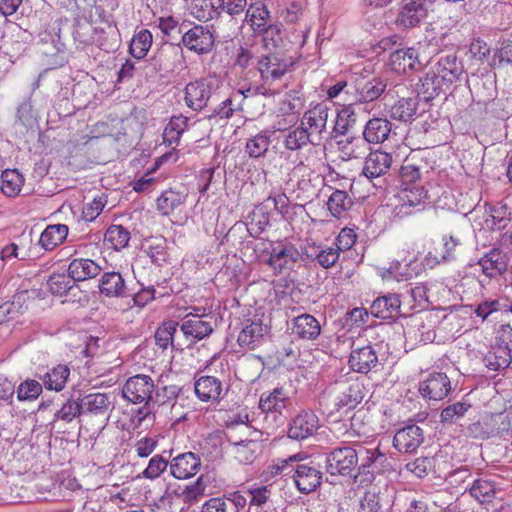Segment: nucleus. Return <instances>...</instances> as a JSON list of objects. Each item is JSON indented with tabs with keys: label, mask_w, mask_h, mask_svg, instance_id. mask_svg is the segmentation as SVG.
Listing matches in <instances>:
<instances>
[{
	"label": "nucleus",
	"mask_w": 512,
	"mask_h": 512,
	"mask_svg": "<svg viewBox=\"0 0 512 512\" xmlns=\"http://www.w3.org/2000/svg\"><path fill=\"white\" fill-rule=\"evenodd\" d=\"M349 364L353 371L368 373L378 364V355L371 345L355 346L350 354Z\"/></svg>",
	"instance_id": "412c9836"
},
{
	"label": "nucleus",
	"mask_w": 512,
	"mask_h": 512,
	"mask_svg": "<svg viewBox=\"0 0 512 512\" xmlns=\"http://www.w3.org/2000/svg\"><path fill=\"white\" fill-rule=\"evenodd\" d=\"M176 327L177 323L169 322L157 329L155 333V341L160 348L166 349L168 345L172 343Z\"/></svg>",
	"instance_id": "e2e57ef3"
},
{
	"label": "nucleus",
	"mask_w": 512,
	"mask_h": 512,
	"mask_svg": "<svg viewBox=\"0 0 512 512\" xmlns=\"http://www.w3.org/2000/svg\"><path fill=\"white\" fill-rule=\"evenodd\" d=\"M353 205L352 198L346 191L335 190L329 196L327 207L331 215L340 218L342 217Z\"/></svg>",
	"instance_id": "ea45409f"
},
{
	"label": "nucleus",
	"mask_w": 512,
	"mask_h": 512,
	"mask_svg": "<svg viewBox=\"0 0 512 512\" xmlns=\"http://www.w3.org/2000/svg\"><path fill=\"white\" fill-rule=\"evenodd\" d=\"M186 195L176 190L164 191L157 198V209L162 215H169L179 206L183 205Z\"/></svg>",
	"instance_id": "79ce46f5"
},
{
	"label": "nucleus",
	"mask_w": 512,
	"mask_h": 512,
	"mask_svg": "<svg viewBox=\"0 0 512 512\" xmlns=\"http://www.w3.org/2000/svg\"><path fill=\"white\" fill-rule=\"evenodd\" d=\"M386 87V82L380 78L357 81L355 84L357 103H369L377 100L385 92Z\"/></svg>",
	"instance_id": "b1692460"
},
{
	"label": "nucleus",
	"mask_w": 512,
	"mask_h": 512,
	"mask_svg": "<svg viewBox=\"0 0 512 512\" xmlns=\"http://www.w3.org/2000/svg\"><path fill=\"white\" fill-rule=\"evenodd\" d=\"M245 19L255 33L265 30L272 23L267 7L260 2L248 7Z\"/></svg>",
	"instance_id": "f704fd0d"
},
{
	"label": "nucleus",
	"mask_w": 512,
	"mask_h": 512,
	"mask_svg": "<svg viewBox=\"0 0 512 512\" xmlns=\"http://www.w3.org/2000/svg\"><path fill=\"white\" fill-rule=\"evenodd\" d=\"M205 490L206 484L204 477L199 476L194 483L186 485L182 489L180 496L183 498L184 502L191 503L201 498L205 494Z\"/></svg>",
	"instance_id": "4d7b16f0"
},
{
	"label": "nucleus",
	"mask_w": 512,
	"mask_h": 512,
	"mask_svg": "<svg viewBox=\"0 0 512 512\" xmlns=\"http://www.w3.org/2000/svg\"><path fill=\"white\" fill-rule=\"evenodd\" d=\"M167 466L168 462L161 455H155L150 459L142 474L146 479H156L166 470Z\"/></svg>",
	"instance_id": "680f3d73"
},
{
	"label": "nucleus",
	"mask_w": 512,
	"mask_h": 512,
	"mask_svg": "<svg viewBox=\"0 0 512 512\" xmlns=\"http://www.w3.org/2000/svg\"><path fill=\"white\" fill-rule=\"evenodd\" d=\"M258 34H262L263 46L268 52H276L283 43V33L277 24L271 23Z\"/></svg>",
	"instance_id": "09e8293b"
},
{
	"label": "nucleus",
	"mask_w": 512,
	"mask_h": 512,
	"mask_svg": "<svg viewBox=\"0 0 512 512\" xmlns=\"http://www.w3.org/2000/svg\"><path fill=\"white\" fill-rule=\"evenodd\" d=\"M330 109L327 105L319 103L305 111L300 118V124L311 136V139L318 145L327 134V122Z\"/></svg>",
	"instance_id": "7ed1b4c3"
},
{
	"label": "nucleus",
	"mask_w": 512,
	"mask_h": 512,
	"mask_svg": "<svg viewBox=\"0 0 512 512\" xmlns=\"http://www.w3.org/2000/svg\"><path fill=\"white\" fill-rule=\"evenodd\" d=\"M486 425L490 427L488 433L491 434H502L512 431V407L487 417Z\"/></svg>",
	"instance_id": "a18cd8bd"
},
{
	"label": "nucleus",
	"mask_w": 512,
	"mask_h": 512,
	"mask_svg": "<svg viewBox=\"0 0 512 512\" xmlns=\"http://www.w3.org/2000/svg\"><path fill=\"white\" fill-rule=\"evenodd\" d=\"M291 63L277 52H268L258 58L257 68L264 83L280 79Z\"/></svg>",
	"instance_id": "6e6552de"
},
{
	"label": "nucleus",
	"mask_w": 512,
	"mask_h": 512,
	"mask_svg": "<svg viewBox=\"0 0 512 512\" xmlns=\"http://www.w3.org/2000/svg\"><path fill=\"white\" fill-rule=\"evenodd\" d=\"M389 64L393 71L406 74L421 67L419 53L415 48H403L392 52Z\"/></svg>",
	"instance_id": "aec40b11"
},
{
	"label": "nucleus",
	"mask_w": 512,
	"mask_h": 512,
	"mask_svg": "<svg viewBox=\"0 0 512 512\" xmlns=\"http://www.w3.org/2000/svg\"><path fill=\"white\" fill-rule=\"evenodd\" d=\"M481 272L488 278H495L505 273L508 267V256L499 248H492L476 262Z\"/></svg>",
	"instance_id": "2eb2a0df"
},
{
	"label": "nucleus",
	"mask_w": 512,
	"mask_h": 512,
	"mask_svg": "<svg viewBox=\"0 0 512 512\" xmlns=\"http://www.w3.org/2000/svg\"><path fill=\"white\" fill-rule=\"evenodd\" d=\"M392 164V156L389 153L376 150L370 152L365 159L362 173L372 180L385 175Z\"/></svg>",
	"instance_id": "5701e85b"
},
{
	"label": "nucleus",
	"mask_w": 512,
	"mask_h": 512,
	"mask_svg": "<svg viewBox=\"0 0 512 512\" xmlns=\"http://www.w3.org/2000/svg\"><path fill=\"white\" fill-rule=\"evenodd\" d=\"M268 331V326L261 319H247L238 335L237 342L241 347L255 349L265 342Z\"/></svg>",
	"instance_id": "ddd939ff"
},
{
	"label": "nucleus",
	"mask_w": 512,
	"mask_h": 512,
	"mask_svg": "<svg viewBox=\"0 0 512 512\" xmlns=\"http://www.w3.org/2000/svg\"><path fill=\"white\" fill-rule=\"evenodd\" d=\"M112 407L110 395L106 393H90L80 398L82 414L105 416Z\"/></svg>",
	"instance_id": "393cba45"
},
{
	"label": "nucleus",
	"mask_w": 512,
	"mask_h": 512,
	"mask_svg": "<svg viewBox=\"0 0 512 512\" xmlns=\"http://www.w3.org/2000/svg\"><path fill=\"white\" fill-rule=\"evenodd\" d=\"M82 414L80 408V400L68 399L62 407L55 413L56 419H61L65 422H71L74 418Z\"/></svg>",
	"instance_id": "052dcab7"
},
{
	"label": "nucleus",
	"mask_w": 512,
	"mask_h": 512,
	"mask_svg": "<svg viewBox=\"0 0 512 512\" xmlns=\"http://www.w3.org/2000/svg\"><path fill=\"white\" fill-rule=\"evenodd\" d=\"M152 43V33L147 29H142L131 39L129 52L134 58L143 59L150 50Z\"/></svg>",
	"instance_id": "58836bf2"
},
{
	"label": "nucleus",
	"mask_w": 512,
	"mask_h": 512,
	"mask_svg": "<svg viewBox=\"0 0 512 512\" xmlns=\"http://www.w3.org/2000/svg\"><path fill=\"white\" fill-rule=\"evenodd\" d=\"M340 158L344 161L364 157L369 151V143L364 137H351L338 142Z\"/></svg>",
	"instance_id": "7c9ffc66"
},
{
	"label": "nucleus",
	"mask_w": 512,
	"mask_h": 512,
	"mask_svg": "<svg viewBox=\"0 0 512 512\" xmlns=\"http://www.w3.org/2000/svg\"><path fill=\"white\" fill-rule=\"evenodd\" d=\"M319 427L316 414L309 410H303L296 415L288 429V437L295 440H303L312 436Z\"/></svg>",
	"instance_id": "4468645a"
},
{
	"label": "nucleus",
	"mask_w": 512,
	"mask_h": 512,
	"mask_svg": "<svg viewBox=\"0 0 512 512\" xmlns=\"http://www.w3.org/2000/svg\"><path fill=\"white\" fill-rule=\"evenodd\" d=\"M74 282L69 274H53L49 277L47 286L52 294L62 296L75 286Z\"/></svg>",
	"instance_id": "3c124183"
},
{
	"label": "nucleus",
	"mask_w": 512,
	"mask_h": 512,
	"mask_svg": "<svg viewBox=\"0 0 512 512\" xmlns=\"http://www.w3.org/2000/svg\"><path fill=\"white\" fill-rule=\"evenodd\" d=\"M416 102L413 99L402 98L390 109V117L394 120L408 122L416 114Z\"/></svg>",
	"instance_id": "de8ad7c7"
},
{
	"label": "nucleus",
	"mask_w": 512,
	"mask_h": 512,
	"mask_svg": "<svg viewBox=\"0 0 512 512\" xmlns=\"http://www.w3.org/2000/svg\"><path fill=\"white\" fill-rule=\"evenodd\" d=\"M68 231V226L65 224L48 225L40 235L39 244L45 250L51 251L64 242Z\"/></svg>",
	"instance_id": "72a5a7b5"
},
{
	"label": "nucleus",
	"mask_w": 512,
	"mask_h": 512,
	"mask_svg": "<svg viewBox=\"0 0 512 512\" xmlns=\"http://www.w3.org/2000/svg\"><path fill=\"white\" fill-rule=\"evenodd\" d=\"M363 398V385L359 382H353L337 396L334 401L335 409L337 411L354 409Z\"/></svg>",
	"instance_id": "2f4dec72"
},
{
	"label": "nucleus",
	"mask_w": 512,
	"mask_h": 512,
	"mask_svg": "<svg viewBox=\"0 0 512 512\" xmlns=\"http://www.w3.org/2000/svg\"><path fill=\"white\" fill-rule=\"evenodd\" d=\"M211 97L212 87L210 83L204 79L190 82L185 87L186 105L195 111L206 107Z\"/></svg>",
	"instance_id": "6ab92c4d"
},
{
	"label": "nucleus",
	"mask_w": 512,
	"mask_h": 512,
	"mask_svg": "<svg viewBox=\"0 0 512 512\" xmlns=\"http://www.w3.org/2000/svg\"><path fill=\"white\" fill-rule=\"evenodd\" d=\"M201 465V459L197 454L185 452L171 460L169 469L174 478L189 479L199 472Z\"/></svg>",
	"instance_id": "dca6fc26"
},
{
	"label": "nucleus",
	"mask_w": 512,
	"mask_h": 512,
	"mask_svg": "<svg viewBox=\"0 0 512 512\" xmlns=\"http://www.w3.org/2000/svg\"><path fill=\"white\" fill-rule=\"evenodd\" d=\"M24 178L17 170H6L1 175L0 190L7 197L17 196L23 186Z\"/></svg>",
	"instance_id": "a19ab883"
},
{
	"label": "nucleus",
	"mask_w": 512,
	"mask_h": 512,
	"mask_svg": "<svg viewBox=\"0 0 512 512\" xmlns=\"http://www.w3.org/2000/svg\"><path fill=\"white\" fill-rule=\"evenodd\" d=\"M155 384L153 379L144 374H138L127 379L122 389L123 397L134 404L151 403Z\"/></svg>",
	"instance_id": "39448f33"
},
{
	"label": "nucleus",
	"mask_w": 512,
	"mask_h": 512,
	"mask_svg": "<svg viewBox=\"0 0 512 512\" xmlns=\"http://www.w3.org/2000/svg\"><path fill=\"white\" fill-rule=\"evenodd\" d=\"M182 44L196 54H207L213 49L214 36L208 26L194 25L183 33Z\"/></svg>",
	"instance_id": "0eeeda50"
},
{
	"label": "nucleus",
	"mask_w": 512,
	"mask_h": 512,
	"mask_svg": "<svg viewBox=\"0 0 512 512\" xmlns=\"http://www.w3.org/2000/svg\"><path fill=\"white\" fill-rule=\"evenodd\" d=\"M339 256L340 252L334 247L318 248L315 255H310V257H313V259L325 269L334 266Z\"/></svg>",
	"instance_id": "13d9d810"
},
{
	"label": "nucleus",
	"mask_w": 512,
	"mask_h": 512,
	"mask_svg": "<svg viewBox=\"0 0 512 512\" xmlns=\"http://www.w3.org/2000/svg\"><path fill=\"white\" fill-rule=\"evenodd\" d=\"M99 290L107 297H125L126 283L119 272H105L99 280Z\"/></svg>",
	"instance_id": "c85d7f7f"
},
{
	"label": "nucleus",
	"mask_w": 512,
	"mask_h": 512,
	"mask_svg": "<svg viewBox=\"0 0 512 512\" xmlns=\"http://www.w3.org/2000/svg\"><path fill=\"white\" fill-rule=\"evenodd\" d=\"M427 198L428 191L420 184H407L397 194L401 208L420 206Z\"/></svg>",
	"instance_id": "473e14b6"
},
{
	"label": "nucleus",
	"mask_w": 512,
	"mask_h": 512,
	"mask_svg": "<svg viewBox=\"0 0 512 512\" xmlns=\"http://www.w3.org/2000/svg\"><path fill=\"white\" fill-rule=\"evenodd\" d=\"M365 455H361V464L358 469L366 475L365 481L372 482L377 474H381L391 468L389 458L378 448L365 449Z\"/></svg>",
	"instance_id": "9b49d317"
},
{
	"label": "nucleus",
	"mask_w": 512,
	"mask_h": 512,
	"mask_svg": "<svg viewBox=\"0 0 512 512\" xmlns=\"http://www.w3.org/2000/svg\"><path fill=\"white\" fill-rule=\"evenodd\" d=\"M211 320L212 317L190 313L182 320L180 330L191 342L200 341L209 337L214 331Z\"/></svg>",
	"instance_id": "1a4fd4ad"
},
{
	"label": "nucleus",
	"mask_w": 512,
	"mask_h": 512,
	"mask_svg": "<svg viewBox=\"0 0 512 512\" xmlns=\"http://www.w3.org/2000/svg\"><path fill=\"white\" fill-rule=\"evenodd\" d=\"M391 130V123L387 119L372 118L364 127L363 137L368 143L379 144L388 139Z\"/></svg>",
	"instance_id": "c756f323"
},
{
	"label": "nucleus",
	"mask_w": 512,
	"mask_h": 512,
	"mask_svg": "<svg viewBox=\"0 0 512 512\" xmlns=\"http://www.w3.org/2000/svg\"><path fill=\"white\" fill-rule=\"evenodd\" d=\"M321 332L318 320L310 314H302L293 319L292 333L304 340H315Z\"/></svg>",
	"instance_id": "cd10ccee"
},
{
	"label": "nucleus",
	"mask_w": 512,
	"mask_h": 512,
	"mask_svg": "<svg viewBox=\"0 0 512 512\" xmlns=\"http://www.w3.org/2000/svg\"><path fill=\"white\" fill-rule=\"evenodd\" d=\"M360 105L357 101L353 104L344 105L337 114V131L344 133L349 126L356 122V106Z\"/></svg>",
	"instance_id": "603ef678"
},
{
	"label": "nucleus",
	"mask_w": 512,
	"mask_h": 512,
	"mask_svg": "<svg viewBox=\"0 0 512 512\" xmlns=\"http://www.w3.org/2000/svg\"><path fill=\"white\" fill-rule=\"evenodd\" d=\"M194 391L202 402H216L222 398L223 383L214 376H200L194 382Z\"/></svg>",
	"instance_id": "4be33fe9"
},
{
	"label": "nucleus",
	"mask_w": 512,
	"mask_h": 512,
	"mask_svg": "<svg viewBox=\"0 0 512 512\" xmlns=\"http://www.w3.org/2000/svg\"><path fill=\"white\" fill-rule=\"evenodd\" d=\"M290 397L282 387H276L272 391L264 392L259 401V408L267 416L272 414L274 420L283 421L282 413L290 405Z\"/></svg>",
	"instance_id": "9d476101"
},
{
	"label": "nucleus",
	"mask_w": 512,
	"mask_h": 512,
	"mask_svg": "<svg viewBox=\"0 0 512 512\" xmlns=\"http://www.w3.org/2000/svg\"><path fill=\"white\" fill-rule=\"evenodd\" d=\"M188 127V118L183 115L171 117L163 132V141L168 145L179 142L181 135Z\"/></svg>",
	"instance_id": "c03bdc74"
},
{
	"label": "nucleus",
	"mask_w": 512,
	"mask_h": 512,
	"mask_svg": "<svg viewBox=\"0 0 512 512\" xmlns=\"http://www.w3.org/2000/svg\"><path fill=\"white\" fill-rule=\"evenodd\" d=\"M129 240L130 232L121 225H112L105 233V241L109 242L115 250L125 248Z\"/></svg>",
	"instance_id": "8fccbe9b"
},
{
	"label": "nucleus",
	"mask_w": 512,
	"mask_h": 512,
	"mask_svg": "<svg viewBox=\"0 0 512 512\" xmlns=\"http://www.w3.org/2000/svg\"><path fill=\"white\" fill-rule=\"evenodd\" d=\"M442 242V251L439 253V256H434L433 262L430 261V258L432 257L431 252L426 256L428 264H439L441 262H450L456 259V248L462 245L461 240L452 235H445L442 238Z\"/></svg>",
	"instance_id": "37998d69"
},
{
	"label": "nucleus",
	"mask_w": 512,
	"mask_h": 512,
	"mask_svg": "<svg viewBox=\"0 0 512 512\" xmlns=\"http://www.w3.org/2000/svg\"><path fill=\"white\" fill-rule=\"evenodd\" d=\"M302 458L300 454H294L287 459L278 460L273 466L274 474L288 475L293 472V481L297 489L304 494H308L316 490L322 481V473L315 467L307 464H297L294 467V463L298 462Z\"/></svg>",
	"instance_id": "f03ea898"
},
{
	"label": "nucleus",
	"mask_w": 512,
	"mask_h": 512,
	"mask_svg": "<svg viewBox=\"0 0 512 512\" xmlns=\"http://www.w3.org/2000/svg\"><path fill=\"white\" fill-rule=\"evenodd\" d=\"M358 460V452L354 448L338 447L327 454L326 469L331 475H351L357 467Z\"/></svg>",
	"instance_id": "20e7f679"
},
{
	"label": "nucleus",
	"mask_w": 512,
	"mask_h": 512,
	"mask_svg": "<svg viewBox=\"0 0 512 512\" xmlns=\"http://www.w3.org/2000/svg\"><path fill=\"white\" fill-rule=\"evenodd\" d=\"M470 494L481 503L488 502L495 495V488L488 480L474 481L470 488Z\"/></svg>",
	"instance_id": "6e6d98bb"
},
{
	"label": "nucleus",
	"mask_w": 512,
	"mask_h": 512,
	"mask_svg": "<svg viewBox=\"0 0 512 512\" xmlns=\"http://www.w3.org/2000/svg\"><path fill=\"white\" fill-rule=\"evenodd\" d=\"M423 441V430L419 426L411 424L395 433L393 446L401 453H413Z\"/></svg>",
	"instance_id": "f3484780"
},
{
	"label": "nucleus",
	"mask_w": 512,
	"mask_h": 512,
	"mask_svg": "<svg viewBox=\"0 0 512 512\" xmlns=\"http://www.w3.org/2000/svg\"><path fill=\"white\" fill-rule=\"evenodd\" d=\"M271 132L264 130L250 137L246 141L245 151L251 158H260L265 156L268 151Z\"/></svg>",
	"instance_id": "4c0bfd02"
},
{
	"label": "nucleus",
	"mask_w": 512,
	"mask_h": 512,
	"mask_svg": "<svg viewBox=\"0 0 512 512\" xmlns=\"http://www.w3.org/2000/svg\"><path fill=\"white\" fill-rule=\"evenodd\" d=\"M107 204V197L105 194L97 195L93 200L83 208V218L86 221L95 220L103 211Z\"/></svg>",
	"instance_id": "bf43d9fd"
},
{
	"label": "nucleus",
	"mask_w": 512,
	"mask_h": 512,
	"mask_svg": "<svg viewBox=\"0 0 512 512\" xmlns=\"http://www.w3.org/2000/svg\"><path fill=\"white\" fill-rule=\"evenodd\" d=\"M17 120L24 127H32L36 124V115L30 100L21 103L17 109Z\"/></svg>",
	"instance_id": "0e129e2a"
},
{
	"label": "nucleus",
	"mask_w": 512,
	"mask_h": 512,
	"mask_svg": "<svg viewBox=\"0 0 512 512\" xmlns=\"http://www.w3.org/2000/svg\"><path fill=\"white\" fill-rule=\"evenodd\" d=\"M381 509L379 495L371 491L366 492L361 499L359 512H381Z\"/></svg>",
	"instance_id": "774afa93"
},
{
	"label": "nucleus",
	"mask_w": 512,
	"mask_h": 512,
	"mask_svg": "<svg viewBox=\"0 0 512 512\" xmlns=\"http://www.w3.org/2000/svg\"><path fill=\"white\" fill-rule=\"evenodd\" d=\"M434 0H403V5L398 13L396 23L404 28L417 26L432 10Z\"/></svg>",
	"instance_id": "423d86ee"
},
{
	"label": "nucleus",
	"mask_w": 512,
	"mask_h": 512,
	"mask_svg": "<svg viewBox=\"0 0 512 512\" xmlns=\"http://www.w3.org/2000/svg\"><path fill=\"white\" fill-rule=\"evenodd\" d=\"M419 319L416 317L413 319V322L415 324L413 325V328H417V334L419 338L426 342H432L435 339V331L433 329V321L430 318H427V321H418Z\"/></svg>",
	"instance_id": "69168bd1"
},
{
	"label": "nucleus",
	"mask_w": 512,
	"mask_h": 512,
	"mask_svg": "<svg viewBox=\"0 0 512 512\" xmlns=\"http://www.w3.org/2000/svg\"><path fill=\"white\" fill-rule=\"evenodd\" d=\"M401 300L397 294H388L375 299L370 307L374 317L391 319L399 315Z\"/></svg>",
	"instance_id": "a878e982"
},
{
	"label": "nucleus",
	"mask_w": 512,
	"mask_h": 512,
	"mask_svg": "<svg viewBox=\"0 0 512 512\" xmlns=\"http://www.w3.org/2000/svg\"><path fill=\"white\" fill-rule=\"evenodd\" d=\"M464 71L463 63L455 53L440 55L431 63L429 70L420 80L418 94L424 100L430 101L460 80Z\"/></svg>",
	"instance_id": "f257e3e1"
},
{
	"label": "nucleus",
	"mask_w": 512,
	"mask_h": 512,
	"mask_svg": "<svg viewBox=\"0 0 512 512\" xmlns=\"http://www.w3.org/2000/svg\"><path fill=\"white\" fill-rule=\"evenodd\" d=\"M298 258L299 252L294 245L279 243L272 248L268 264L275 272L281 273L285 269L292 268Z\"/></svg>",
	"instance_id": "a211bd4d"
},
{
	"label": "nucleus",
	"mask_w": 512,
	"mask_h": 512,
	"mask_svg": "<svg viewBox=\"0 0 512 512\" xmlns=\"http://www.w3.org/2000/svg\"><path fill=\"white\" fill-rule=\"evenodd\" d=\"M486 365L491 370L507 368L511 363V351L506 345L495 347L485 358Z\"/></svg>",
	"instance_id": "49530a36"
},
{
	"label": "nucleus",
	"mask_w": 512,
	"mask_h": 512,
	"mask_svg": "<svg viewBox=\"0 0 512 512\" xmlns=\"http://www.w3.org/2000/svg\"><path fill=\"white\" fill-rule=\"evenodd\" d=\"M418 390L423 398L440 401L449 394L451 383L444 373H432L419 383Z\"/></svg>",
	"instance_id": "f8f14e48"
},
{
	"label": "nucleus",
	"mask_w": 512,
	"mask_h": 512,
	"mask_svg": "<svg viewBox=\"0 0 512 512\" xmlns=\"http://www.w3.org/2000/svg\"><path fill=\"white\" fill-rule=\"evenodd\" d=\"M70 375L66 365L59 364L48 370L43 376V385L48 390L61 391L64 389Z\"/></svg>",
	"instance_id": "e433bc0d"
},
{
	"label": "nucleus",
	"mask_w": 512,
	"mask_h": 512,
	"mask_svg": "<svg viewBox=\"0 0 512 512\" xmlns=\"http://www.w3.org/2000/svg\"><path fill=\"white\" fill-rule=\"evenodd\" d=\"M101 270L100 265L88 258H75L68 266V273L75 282L94 278Z\"/></svg>",
	"instance_id": "bb28decb"
},
{
	"label": "nucleus",
	"mask_w": 512,
	"mask_h": 512,
	"mask_svg": "<svg viewBox=\"0 0 512 512\" xmlns=\"http://www.w3.org/2000/svg\"><path fill=\"white\" fill-rule=\"evenodd\" d=\"M17 398L19 401H33L42 393V385L33 379H27L17 388Z\"/></svg>",
	"instance_id": "864d4df0"
},
{
	"label": "nucleus",
	"mask_w": 512,
	"mask_h": 512,
	"mask_svg": "<svg viewBox=\"0 0 512 512\" xmlns=\"http://www.w3.org/2000/svg\"><path fill=\"white\" fill-rule=\"evenodd\" d=\"M471 408L467 402H456L444 408L440 414L442 423H455L462 418L466 412Z\"/></svg>",
	"instance_id": "5fc2aeb1"
},
{
	"label": "nucleus",
	"mask_w": 512,
	"mask_h": 512,
	"mask_svg": "<svg viewBox=\"0 0 512 512\" xmlns=\"http://www.w3.org/2000/svg\"><path fill=\"white\" fill-rule=\"evenodd\" d=\"M214 12L210 0H194L192 13L197 19L207 21L213 17Z\"/></svg>",
	"instance_id": "338daca9"
},
{
	"label": "nucleus",
	"mask_w": 512,
	"mask_h": 512,
	"mask_svg": "<svg viewBox=\"0 0 512 512\" xmlns=\"http://www.w3.org/2000/svg\"><path fill=\"white\" fill-rule=\"evenodd\" d=\"M283 145L289 151H297L307 145L317 146V144L311 139L307 130H305L300 123L298 126L289 129L285 133Z\"/></svg>",
	"instance_id": "c9c22d12"
}]
</instances>
